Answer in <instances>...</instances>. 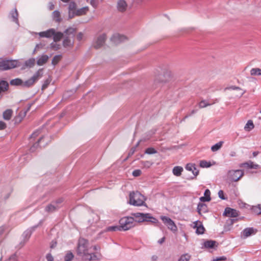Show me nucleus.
Here are the masks:
<instances>
[{
	"label": "nucleus",
	"mask_w": 261,
	"mask_h": 261,
	"mask_svg": "<svg viewBox=\"0 0 261 261\" xmlns=\"http://www.w3.org/2000/svg\"><path fill=\"white\" fill-rule=\"evenodd\" d=\"M197 212L201 215L202 213H205L207 212V208L206 204L204 203H199L197 206Z\"/></svg>",
	"instance_id": "aec40b11"
},
{
	"label": "nucleus",
	"mask_w": 261,
	"mask_h": 261,
	"mask_svg": "<svg viewBox=\"0 0 261 261\" xmlns=\"http://www.w3.org/2000/svg\"><path fill=\"white\" fill-rule=\"evenodd\" d=\"M191 171L193 173V175L195 176H197L199 173V171L196 169V167H195V170L194 169H192V170H191Z\"/></svg>",
	"instance_id": "69168bd1"
},
{
	"label": "nucleus",
	"mask_w": 261,
	"mask_h": 261,
	"mask_svg": "<svg viewBox=\"0 0 261 261\" xmlns=\"http://www.w3.org/2000/svg\"><path fill=\"white\" fill-rule=\"evenodd\" d=\"M48 7L50 10H53L54 8V5L52 2L48 4Z\"/></svg>",
	"instance_id": "338daca9"
},
{
	"label": "nucleus",
	"mask_w": 261,
	"mask_h": 261,
	"mask_svg": "<svg viewBox=\"0 0 261 261\" xmlns=\"http://www.w3.org/2000/svg\"><path fill=\"white\" fill-rule=\"evenodd\" d=\"M223 142L220 141L218 143H216V144L213 145L211 147L212 151L213 152H216V151H218V150H219L221 148V147L223 145Z\"/></svg>",
	"instance_id": "473e14b6"
},
{
	"label": "nucleus",
	"mask_w": 261,
	"mask_h": 261,
	"mask_svg": "<svg viewBox=\"0 0 261 261\" xmlns=\"http://www.w3.org/2000/svg\"><path fill=\"white\" fill-rule=\"evenodd\" d=\"M43 138H41L39 139V140L37 142L35 143L31 148V151H34L36 149V148L37 147V146L39 145V143L41 142Z\"/></svg>",
	"instance_id": "3c124183"
},
{
	"label": "nucleus",
	"mask_w": 261,
	"mask_h": 261,
	"mask_svg": "<svg viewBox=\"0 0 261 261\" xmlns=\"http://www.w3.org/2000/svg\"><path fill=\"white\" fill-rule=\"evenodd\" d=\"M106 40V35L102 34L98 35L95 39L93 45L95 48L101 47L105 43Z\"/></svg>",
	"instance_id": "9d476101"
},
{
	"label": "nucleus",
	"mask_w": 261,
	"mask_h": 261,
	"mask_svg": "<svg viewBox=\"0 0 261 261\" xmlns=\"http://www.w3.org/2000/svg\"><path fill=\"white\" fill-rule=\"evenodd\" d=\"M35 63V59L34 58H31L25 62L24 65L27 67H32L34 66Z\"/></svg>",
	"instance_id": "f704fd0d"
},
{
	"label": "nucleus",
	"mask_w": 261,
	"mask_h": 261,
	"mask_svg": "<svg viewBox=\"0 0 261 261\" xmlns=\"http://www.w3.org/2000/svg\"><path fill=\"white\" fill-rule=\"evenodd\" d=\"M145 200L144 196L138 191L132 192L129 194L128 202L131 205L136 206L145 205Z\"/></svg>",
	"instance_id": "f03ea898"
},
{
	"label": "nucleus",
	"mask_w": 261,
	"mask_h": 261,
	"mask_svg": "<svg viewBox=\"0 0 261 261\" xmlns=\"http://www.w3.org/2000/svg\"><path fill=\"white\" fill-rule=\"evenodd\" d=\"M54 41H59L63 37H64V33H62L61 32H56L55 30V33L53 35Z\"/></svg>",
	"instance_id": "5701e85b"
},
{
	"label": "nucleus",
	"mask_w": 261,
	"mask_h": 261,
	"mask_svg": "<svg viewBox=\"0 0 261 261\" xmlns=\"http://www.w3.org/2000/svg\"><path fill=\"white\" fill-rule=\"evenodd\" d=\"M89 10V8L88 7H83L79 9L76 10V15L81 16L85 14Z\"/></svg>",
	"instance_id": "7c9ffc66"
},
{
	"label": "nucleus",
	"mask_w": 261,
	"mask_h": 261,
	"mask_svg": "<svg viewBox=\"0 0 261 261\" xmlns=\"http://www.w3.org/2000/svg\"><path fill=\"white\" fill-rule=\"evenodd\" d=\"M245 167L249 168V169H259L260 168V166L256 164H254L252 162H248L244 164Z\"/></svg>",
	"instance_id": "b1692460"
},
{
	"label": "nucleus",
	"mask_w": 261,
	"mask_h": 261,
	"mask_svg": "<svg viewBox=\"0 0 261 261\" xmlns=\"http://www.w3.org/2000/svg\"><path fill=\"white\" fill-rule=\"evenodd\" d=\"M141 163L142 165L147 167H149L151 165V163L149 161L142 162Z\"/></svg>",
	"instance_id": "680f3d73"
},
{
	"label": "nucleus",
	"mask_w": 261,
	"mask_h": 261,
	"mask_svg": "<svg viewBox=\"0 0 261 261\" xmlns=\"http://www.w3.org/2000/svg\"><path fill=\"white\" fill-rule=\"evenodd\" d=\"M61 58H62L61 55L55 56L52 60V62H51L52 64L54 65H56L60 61Z\"/></svg>",
	"instance_id": "a19ab883"
},
{
	"label": "nucleus",
	"mask_w": 261,
	"mask_h": 261,
	"mask_svg": "<svg viewBox=\"0 0 261 261\" xmlns=\"http://www.w3.org/2000/svg\"><path fill=\"white\" fill-rule=\"evenodd\" d=\"M216 243L215 241H206L204 242L203 245L205 248H213L216 246Z\"/></svg>",
	"instance_id": "cd10ccee"
},
{
	"label": "nucleus",
	"mask_w": 261,
	"mask_h": 261,
	"mask_svg": "<svg viewBox=\"0 0 261 261\" xmlns=\"http://www.w3.org/2000/svg\"><path fill=\"white\" fill-rule=\"evenodd\" d=\"M157 152V151L152 147L147 148L145 151V153L148 154H155Z\"/></svg>",
	"instance_id": "c03bdc74"
},
{
	"label": "nucleus",
	"mask_w": 261,
	"mask_h": 261,
	"mask_svg": "<svg viewBox=\"0 0 261 261\" xmlns=\"http://www.w3.org/2000/svg\"><path fill=\"white\" fill-rule=\"evenodd\" d=\"M58 41H54L52 43H50V48L54 50H57L61 48V45L60 44L57 43Z\"/></svg>",
	"instance_id": "e433bc0d"
},
{
	"label": "nucleus",
	"mask_w": 261,
	"mask_h": 261,
	"mask_svg": "<svg viewBox=\"0 0 261 261\" xmlns=\"http://www.w3.org/2000/svg\"><path fill=\"white\" fill-rule=\"evenodd\" d=\"M19 66L20 63L18 60H0V70H9Z\"/></svg>",
	"instance_id": "423d86ee"
},
{
	"label": "nucleus",
	"mask_w": 261,
	"mask_h": 261,
	"mask_svg": "<svg viewBox=\"0 0 261 261\" xmlns=\"http://www.w3.org/2000/svg\"><path fill=\"white\" fill-rule=\"evenodd\" d=\"M218 196H219V197L220 198H221V199L224 200L226 199V198L224 197V192L222 190H220L218 192Z\"/></svg>",
	"instance_id": "13d9d810"
},
{
	"label": "nucleus",
	"mask_w": 261,
	"mask_h": 261,
	"mask_svg": "<svg viewBox=\"0 0 261 261\" xmlns=\"http://www.w3.org/2000/svg\"><path fill=\"white\" fill-rule=\"evenodd\" d=\"M254 125L253 121L251 120H249L247 121L244 126V129L247 132H249L253 129Z\"/></svg>",
	"instance_id": "a878e982"
},
{
	"label": "nucleus",
	"mask_w": 261,
	"mask_h": 261,
	"mask_svg": "<svg viewBox=\"0 0 261 261\" xmlns=\"http://www.w3.org/2000/svg\"><path fill=\"white\" fill-rule=\"evenodd\" d=\"M242 170H230L227 172L226 177L228 180L230 182H237L244 175Z\"/></svg>",
	"instance_id": "0eeeda50"
},
{
	"label": "nucleus",
	"mask_w": 261,
	"mask_h": 261,
	"mask_svg": "<svg viewBox=\"0 0 261 261\" xmlns=\"http://www.w3.org/2000/svg\"><path fill=\"white\" fill-rule=\"evenodd\" d=\"M211 192L208 189H206L204 193V196L200 198V200L202 202L210 201L211 200Z\"/></svg>",
	"instance_id": "412c9836"
},
{
	"label": "nucleus",
	"mask_w": 261,
	"mask_h": 261,
	"mask_svg": "<svg viewBox=\"0 0 261 261\" xmlns=\"http://www.w3.org/2000/svg\"><path fill=\"white\" fill-rule=\"evenodd\" d=\"M87 2L91 4V5L96 8L98 5L97 0H87Z\"/></svg>",
	"instance_id": "8fccbe9b"
},
{
	"label": "nucleus",
	"mask_w": 261,
	"mask_h": 261,
	"mask_svg": "<svg viewBox=\"0 0 261 261\" xmlns=\"http://www.w3.org/2000/svg\"><path fill=\"white\" fill-rule=\"evenodd\" d=\"M186 169L191 171L192 169H194L195 170V165L193 164L189 163L186 166Z\"/></svg>",
	"instance_id": "09e8293b"
},
{
	"label": "nucleus",
	"mask_w": 261,
	"mask_h": 261,
	"mask_svg": "<svg viewBox=\"0 0 261 261\" xmlns=\"http://www.w3.org/2000/svg\"><path fill=\"white\" fill-rule=\"evenodd\" d=\"M193 227L196 228V233L198 234H201L204 232L205 229L202 223L199 221H195L194 223Z\"/></svg>",
	"instance_id": "4468645a"
},
{
	"label": "nucleus",
	"mask_w": 261,
	"mask_h": 261,
	"mask_svg": "<svg viewBox=\"0 0 261 261\" xmlns=\"http://www.w3.org/2000/svg\"><path fill=\"white\" fill-rule=\"evenodd\" d=\"M9 84L7 82L5 81H0V94L7 90Z\"/></svg>",
	"instance_id": "393cba45"
},
{
	"label": "nucleus",
	"mask_w": 261,
	"mask_h": 261,
	"mask_svg": "<svg viewBox=\"0 0 261 261\" xmlns=\"http://www.w3.org/2000/svg\"><path fill=\"white\" fill-rule=\"evenodd\" d=\"M53 19L57 22H59L61 20V16H60V13L58 11H55L53 12Z\"/></svg>",
	"instance_id": "c756f323"
},
{
	"label": "nucleus",
	"mask_w": 261,
	"mask_h": 261,
	"mask_svg": "<svg viewBox=\"0 0 261 261\" xmlns=\"http://www.w3.org/2000/svg\"><path fill=\"white\" fill-rule=\"evenodd\" d=\"M120 226L121 230L126 231L133 227L135 225L134 218L133 217H124L119 220Z\"/></svg>",
	"instance_id": "39448f33"
},
{
	"label": "nucleus",
	"mask_w": 261,
	"mask_h": 261,
	"mask_svg": "<svg viewBox=\"0 0 261 261\" xmlns=\"http://www.w3.org/2000/svg\"><path fill=\"white\" fill-rule=\"evenodd\" d=\"M102 258V255L99 253H89L87 255V257L85 258L86 260H100Z\"/></svg>",
	"instance_id": "a211bd4d"
},
{
	"label": "nucleus",
	"mask_w": 261,
	"mask_h": 261,
	"mask_svg": "<svg viewBox=\"0 0 261 261\" xmlns=\"http://www.w3.org/2000/svg\"><path fill=\"white\" fill-rule=\"evenodd\" d=\"M191 258V255L188 253L181 255L178 261H189Z\"/></svg>",
	"instance_id": "58836bf2"
},
{
	"label": "nucleus",
	"mask_w": 261,
	"mask_h": 261,
	"mask_svg": "<svg viewBox=\"0 0 261 261\" xmlns=\"http://www.w3.org/2000/svg\"><path fill=\"white\" fill-rule=\"evenodd\" d=\"M59 208L58 205L54 203H52L49 205H48L46 208L45 211L48 213H52L55 211H56Z\"/></svg>",
	"instance_id": "4be33fe9"
},
{
	"label": "nucleus",
	"mask_w": 261,
	"mask_h": 261,
	"mask_svg": "<svg viewBox=\"0 0 261 261\" xmlns=\"http://www.w3.org/2000/svg\"><path fill=\"white\" fill-rule=\"evenodd\" d=\"M76 8V5L74 2H70L69 7L68 10H75Z\"/></svg>",
	"instance_id": "5fc2aeb1"
},
{
	"label": "nucleus",
	"mask_w": 261,
	"mask_h": 261,
	"mask_svg": "<svg viewBox=\"0 0 261 261\" xmlns=\"http://www.w3.org/2000/svg\"><path fill=\"white\" fill-rule=\"evenodd\" d=\"M183 171L182 167L180 166H175L173 168L172 172L174 175L179 176L181 175V172Z\"/></svg>",
	"instance_id": "bb28decb"
},
{
	"label": "nucleus",
	"mask_w": 261,
	"mask_h": 261,
	"mask_svg": "<svg viewBox=\"0 0 261 261\" xmlns=\"http://www.w3.org/2000/svg\"><path fill=\"white\" fill-rule=\"evenodd\" d=\"M49 57L46 55H42L37 59V64L39 66H42L45 64L48 60Z\"/></svg>",
	"instance_id": "6ab92c4d"
},
{
	"label": "nucleus",
	"mask_w": 261,
	"mask_h": 261,
	"mask_svg": "<svg viewBox=\"0 0 261 261\" xmlns=\"http://www.w3.org/2000/svg\"><path fill=\"white\" fill-rule=\"evenodd\" d=\"M32 231L31 230H27L24 232L23 235L25 238L27 240L29 239V238L31 237L32 234Z\"/></svg>",
	"instance_id": "603ef678"
},
{
	"label": "nucleus",
	"mask_w": 261,
	"mask_h": 261,
	"mask_svg": "<svg viewBox=\"0 0 261 261\" xmlns=\"http://www.w3.org/2000/svg\"><path fill=\"white\" fill-rule=\"evenodd\" d=\"M11 17L13 19V21L15 22L16 23H18V12L17 10L15 9L14 11H12L11 12Z\"/></svg>",
	"instance_id": "c9c22d12"
},
{
	"label": "nucleus",
	"mask_w": 261,
	"mask_h": 261,
	"mask_svg": "<svg viewBox=\"0 0 261 261\" xmlns=\"http://www.w3.org/2000/svg\"><path fill=\"white\" fill-rule=\"evenodd\" d=\"M226 259V258L225 256H221V257H216L213 259V261H220V260H224Z\"/></svg>",
	"instance_id": "052dcab7"
},
{
	"label": "nucleus",
	"mask_w": 261,
	"mask_h": 261,
	"mask_svg": "<svg viewBox=\"0 0 261 261\" xmlns=\"http://www.w3.org/2000/svg\"><path fill=\"white\" fill-rule=\"evenodd\" d=\"M165 239V237L162 238V239L158 241V243L160 244H162L163 242H164Z\"/></svg>",
	"instance_id": "774afa93"
},
{
	"label": "nucleus",
	"mask_w": 261,
	"mask_h": 261,
	"mask_svg": "<svg viewBox=\"0 0 261 261\" xmlns=\"http://www.w3.org/2000/svg\"><path fill=\"white\" fill-rule=\"evenodd\" d=\"M250 74L252 76H261V69L253 68L250 70Z\"/></svg>",
	"instance_id": "c85d7f7f"
},
{
	"label": "nucleus",
	"mask_w": 261,
	"mask_h": 261,
	"mask_svg": "<svg viewBox=\"0 0 261 261\" xmlns=\"http://www.w3.org/2000/svg\"><path fill=\"white\" fill-rule=\"evenodd\" d=\"M7 261H17V257L16 254L12 255Z\"/></svg>",
	"instance_id": "6e6d98bb"
},
{
	"label": "nucleus",
	"mask_w": 261,
	"mask_h": 261,
	"mask_svg": "<svg viewBox=\"0 0 261 261\" xmlns=\"http://www.w3.org/2000/svg\"><path fill=\"white\" fill-rule=\"evenodd\" d=\"M211 104L209 103L208 102H206L205 100H201L199 103V108H205L207 106H210Z\"/></svg>",
	"instance_id": "de8ad7c7"
},
{
	"label": "nucleus",
	"mask_w": 261,
	"mask_h": 261,
	"mask_svg": "<svg viewBox=\"0 0 261 261\" xmlns=\"http://www.w3.org/2000/svg\"><path fill=\"white\" fill-rule=\"evenodd\" d=\"M76 9L74 10H68V18L72 19L76 15Z\"/></svg>",
	"instance_id": "49530a36"
},
{
	"label": "nucleus",
	"mask_w": 261,
	"mask_h": 261,
	"mask_svg": "<svg viewBox=\"0 0 261 261\" xmlns=\"http://www.w3.org/2000/svg\"><path fill=\"white\" fill-rule=\"evenodd\" d=\"M108 231H116L118 230H121L120 225L109 226L106 229Z\"/></svg>",
	"instance_id": "4c0bfd02"
},
{
	"label": "nucleus",
	"mask_w": 261,
	"mask_h": 261,
	"mask_svg": "<svg viewBox=\"0 0 261 261\" xmlns=\"http://www.w3.org/2000/svg\"><path fill=\"white\" fill-rule=\"evenodd\" d=\"M73 258V254L70 252H68L67 253L66 255L64 257V260L65 261H71Z\"/></svg>",
	"instance_id": "a18cd8bd"
},
{
	"label": "nucleus",
	"mask_w": 261,
	"mask_h": 261,
	"mask_svg": "<svg viewBox=\"0 0 261 261\" xmlns=\"http://www.w3.org/2000/svg\"><path fill=\"white\" fill-rule=\"evenodd\" d=\"M40 134V131L39 130L34 132L32 135H31V138L32 139V138H35L36 137H37L39 134Z\"/></svg>",
	"instance_id": "bf43d9fd"
},
{
	"label": "nucleus",
	"mask_w": 261,
	"mask_h": 261,
	"mask_svg": "<svg viewBox=\"0 0 261 261\" xmlns=\"http://www.w3.org/2000/svg\"><path fill=\"white\" fill-rule=\"evenodd\" d=\"M55 33L54 29H50L47 31L41 32L38 33L40 37L50 38Z\"/></svg>",
	"instance_id": "dca6fc26"
},
{
	"label": "nucleus",
	"mask_w": 261,
	"mask_h": 261,
	"mask_svg": "<svg viewBox=\"0 0 261 261\" xmlns=\"http://www.w3.org/2000/svg\"><path fill=\"white\" fill-rule=\"evenodd\" d=\"M252 211L253 213L256 215H259L261 214V204L253 206L252 208Z\"/></svg>",
	"instance_id": "ea45409f"
},
{
	"label": "nucleus",
	"mask_w": 261,
	"mask_h": 261,
	"mask_svg": "<svg viewBox=\"0 0 261 261\" xmlns=\"http://www.w3.org/2000/svg\"><path fill=\"white\" fill-rule=\"evenodd\" d=\"M161 219L164 223L166 225L168 229H170L173 232L177 231V228L176 225L170 218L166 216H162L161 217Z\"/></svg>",
	"instance_id": "1a4fd4ad"
},
{
	"label": "nucleus",
	"mask_w": 261,
	"mask_h": 261,
	"mask_svg": "<svg viewBox=\"0 0 261 261\" xmlns=\"http://www.w3.org/2000/svg\"><path fill=\"white\" fill-rule=\"evenodd\" d=\"M6 126L5 122L0 121V130L4 129Z\"/></svg>",
	"instance_id": "0e129e2a"
},
{
	"label": "nucleus",
	"mask_w": 261,
	"mask_h": 261,
	"mask_svg": "<svg viewBox=\"0 0 261 261\" xmlns=\"http://www.w3.org/2000/svg\"><path fill=\"white\" fill-rule=\"evenodd\" d=\"M12 113L11 110L8 109L6 110L3 113L4 119L7 120H10L11 118Z\"/></svg>",
	"instance_id": "2f4dec72"
},
{
	"label": "nucleus",
	"mask_w": 261,
	"mask_h": 261,
	"mask_svg": "<svg viewBox=\"0 0 261 261\" xmlns=\"http://www.w3.org/2000/svg\"><path fill=\"white\" fill-rule=\"evenodd\" d=\"M126 39V37L124 36L116 34L113 35L111 37V41L115 44H118Z\"/></svg>",
	"instance_id": "2eb2a0df"
},
{
	"label": "nucleus",
	"mask_w": 261,
	"mask_h": 261,
	"mask_svg": "<svg viewBox=\"0 0 261 261\" xmlns=\"http://www.w3.org/2000/svg\"><path fill=\"white\" fill-rule=\"evenodd\" d=\"M116 8L118 11L124 13L127 10L128 5L125 0H118Z\"/></svg>",
	"instance_id": "9b49d317"
},
{
	"label": "nucleus",
	"mask_w": 261,
	"mask_h": 261,
	"mask_svg": "<svg viewBox=\"0 0 261 261\" xmlns=\"http://www.w3.org/2000/svg\"><path fill=\"white\" fill-rule=\"evenodd\" d=\"M10 83L11 85H13V86L21 85L22 86L23 81L21 79L17 78V79L12 80L10 81Z\"/></svg>",
	"instance_id": "72a5a7b5"
},
{
	"label": "nucleus",
	"mask_w": 261,
	"mask_h": 261,
	"mask_svg": "<svg viewBox=\"0 0 261 261\" xmlns=\"http://www.w3.org/2000/svg\"><path fill=\"white\" fill-rule=\"evenodd\" d=\"M141 173V171L140 170L137 169L135 170L133 172V176L137 177L139 176Z\"/></svg>",
	"instance_id": "4d7b16f0"
},
{
	"label": "nucleus",
	"mask_w": 261,
	"mask_h": 261,
	"mask_svg": "<svg viewBox=\"0 0 261 261\" xmlns=\"http://www.w3.org/2000/svg\"><path fill=\"white\" fill-rule=\"evenodd\" d=\"M89 248L88 241L83 238H81L79 241L77 249V254L85 259L87 255L89 254Z\"/></svg>",
	"instance_id": "7ed1b4c3"
},
{
	"label": "nucleus",
	"mask_w": 261,
	"mask_h": 261,
	"mask_svg": "<svg viewBox=\"0 0 261 261\" xmlns=\"http://www.w3.org/2000/svg\"><path fill=\"white\" fill-rule=\"evenodd\" d=\"M199 165L202 168H208L211 166L210 162H208L204 160L201 161Z\"/></svg>",
	"instance_id": "79ce46f5"
},
{
	"label": "nucleus",
	"mask_w": 261,
	"mask_h": 261,
	"mask_svg": "<svg viewBox=\"0 0 261 261\" xmlns=\"http://www.w3.org/2000/svg\"><path fill=\"white\" fill-rule=\"evenodd\" d=\"M46 259L47 261H53L54 257L50 254H48L46 255Z\"/></svg>",
	"instance_id": "e2e57ef3"
},
{
	"label": "nucleus",
	"mask_w": 261,
	"mask_h": 261,
	"mask_svg": "<svg viewBox=\"0 0 261 261\" xmlns=\"http://www.w3.org/2000/svg\"><path fill=\"white\" fill-rule=\"evenodd\" d=\"M42 71V69H39L31 79L23 82L22 87H29L33 86L36 81L42 77L43 74Z\"/></svg>",
	"instance_id": "6e6552de"
},
{
	"label": "nucleus",
	"mask_w": 261,
	"mask_h": 261,
	"mask_svg": "<svg viewBox=\"0 0 261 261\" xmlns=\"http://www.w3.org/2000/svg\"><path fill=\"white\" fill-rule=\"evenodd\" d=\"M76 39L78 41H81L85 39L84 34L82 32H79L76 36Z\"/></svg>",
	"instance_id": "864d4df0"
},
{
	"label": "nucleus",
	"mask_w": 261,
	"mask_h": 261,
	"mask_svg": "<svg viewBox=\"0 0 261 261\" xmlns=\"http://www.w3.org/2000/svg\"><path fill=\"white\" fill-rule=\"evenodd\" d=\"M257 232V229L253 227H248L244 229L242 232V236L244 238H247Z\"/></svg>",
	"instance_id": "ddd939ff"
},
{
	"label": "nucleus",
	"mask_w": 261,
	"mask_h": 261,
	"mask_svg": "<svg viewBox=\"0 0 261 261\" xmlns=\"http://www.w3.org/2000/svg\"><path fill=\"white\" fill-rule=\"evenodd\" d=\"M226 89H231V90H237L240 91V93L239 94V95L241 97L245 93V91H243L240 87L237 86H231L229 88H227Z\"/></svg>",
	"instance_id": "37998d69"
},
{
	"label": "nucleus",
	"mask_w": 261,
	"mask_h": 261,
	"mask_svg": "<svg viewBox=\"0 0 261 261\" xmlns=\"http://www.w3.org/2000/svg\"><path fill=\"white\" fill-rule=\"evenodd\" d=\"M157 78L161 82H164L170 76V72L166 69H162L161 73H158L157 74Z\"/></svg>",
	"instance_id": "f8f14e48"
},
{
	"label": "nucleus",
	"mask_w": 261,
	"mask_h": 261,
	"mask_svg": "<svg viewBox=\"0 0 261 261\" xmlns=\"http://www.w3.org/2000/svg\"><path fill=\"white\" fill-rule=\"evenodd\" d=\"M132 216H134L135 222H150L153 223L157 222L158 220L156 218L151 216L149 213H136L132 214Z\"/></svg>",
	"instance_id": "20e7f679"
},
{
	"label": "nucleus",
	"mask_w": 261,
	"mask_h": 261,
	"mask_svg": "<svg viewBox=\"0 0 261 261\" xmlns=\"http://www.w3.org/2000/svg\"><path fill=\"white\" fill-rule=\"evenodd\" d=\"M224 215L230 217H236L238 216V212L230 207H227L224 211Z\"/></svg>",
	"instance_id": "f3484780"
},
{
	"label": "nucleus",
	"mask_w": 261,
	"mask_h": 261,
	"mask_svg": "<svg viewBox=\"0 0 261 261\" xmlns=\"http://www.w3.org/2000/svg\"><path fill=\"white\" fill-rule=\"evenodd\" d=\"M75 29L69 28L64 31L63 45L65 48H71L74 45V37Z\"/></svg>",
	"instance_id": "f257e3e1"
}]
</instances>
